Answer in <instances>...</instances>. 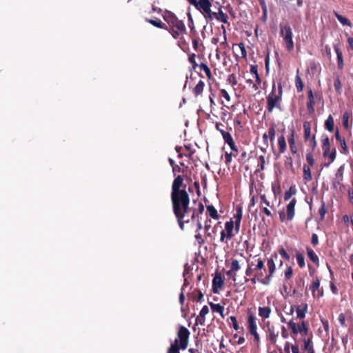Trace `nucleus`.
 Returning a JSON list of instances; mask_svg holds the SVG:
<instances>
[{
    "label": "nucleus",
    "mask_w": 353,
    "mask_h": 353,
    "mask_svg": "<svg viewBox=\"0 0 353 353\" xmlns=\"http://www.w3.org/2000/svg\"><path fill=\"white\" fill-rule=\"evenodd\" d=\"M212 4L210 0H198L194 7L202 12L206 19L212 18Z\"/></svg>",
    "instance_id": "obj_4"
},
{
    "label": "nucleus",
    "mask_w": 353,
    "mask_h": 353,
    "mask_svg": "<svg viewBox=\"0 0 353 353\" xmlns=\"http://www.w3.org/2000/svg\"><path fill=\"white\" fill-rule=\"evenodd\" d=\"M260 199H261V201H260L261 205L264 204L266 206H270V202L266 199V196L265 194H261Z\"/></svg>",
    "instance_id": "obj_43"
},
{
    "label": "nucleus",
    "mask_w": 353,
    "mask_h": 353,
    "mask_svg": "<svg viewBox=\"0 0 353 353\" xmlns=\"http://www.w3.org/2000/svg\"><path fill=\"white\" fill-rule=\"evenodd\" d=\"M320 281L318 279L313 281L310 287L314 297H321L323 296V292L319 290Z\"/></svg>",
    "instance_id": "obj_13"
},
{
    "label": "nucleus",
    "mask_w": 353,
    "mask_h": 353,
    "mask_svg": "<svg viewBox=\"0 0 353 353\" xmlns=\"http://www.w3.org/2000/svg\"><path fill=\"white\" fill-rule=\"evenodd\" d=\"M349 114L345 112L343 115V124L345 128H348Z\"/></svg>",
    "instance_id": "obj_42"
},
{
    "label": "nucleus",
    "mask_w": 353,
    "mask_h": 353,
    "mask_svg": "<svg viewBox=\"0 0 353 353\" xmlns=\"http://www.w3.org/2000/svg\"><path fill=\"white\" fill-rule=\"evenodd\" d=\"M281 34L285 43L287 50L292 51L294 49V42L292 40V31L290 26L285 25L281 27Z\"/></svg>",
    "instance_id": "obj_5"
},
{
    "label": "nucleus",
    "mask_w": 353,
    "mask_h": 353,
    "mask_svg": "<svg viewBox=\"0 0 353 353\" xmlns=\"http://www.w3.org/2000/svg\"><path fill=\"white\" fill-rule=\"evenodd\" d=\"M230 319L231 320L232 323V325H233V327L235 330H238L239 327V325L236 322V319L234 316H230Z\"/></svg>",
    "instance_id": "obj_53"
},
{
    "label": "nucleus",
    "mask_w": 353,
    "mask_h": 353,
    "mask_svg": "<svg viewBox=\"0 0 353 353\" xmlns=\"http://www.w3.org/2000/svg\"><path fill=\"white\" fill-rule=\"evenodd\" d=\"M256 268L255 269H257V270H262L263 268H264V262L262 259H256Z\"/></svg>",
    "instance_id": "obj_46"
},
{
    "label": "nucleus",
    "mask_w": 353,
    "mask_h": 353,
    "mask_svg": "<svg viewBox=\"0 0 353 353\" xmlns=\"http://www.w3.org/2000/svg\"><path fill=\"white\" fill-rule=\"evenodd\" d=\"M307 312V304L304 303L302 305H299L296 308V316L298 319H303L305 317L306 312Z\"/></svg>",
    "instance_id": "obj_16"
},
{
    "label": "nucleus",
    "mask_w": 353,
    "mask_h": 353,
    "mask_svg": "<svg viewBox=\"0 0 353 353\" xmlns=\"http://www.w3.org/2000/svg\"><path fill=\"white\" fill-rule=\"evenodd\" d=\"M225 239H227V234L225 230H222L221 232L220 241L223 242Z\"/></svg>",
    "instance_id": "obj_60"
},
{
    "label": "nucleus",
    "mask_w": 353,
    "mask_h": 353,
    "mask_svg": "<svg viewBox=\"0 0 353 353\" xmlns=\"http://www.w3.org/2000/svg\"><path fill=\"white\" fill-rule=\"evenodd\" d=\"M347 43L349 45V48L353 50V38L349 37L347 38Z\"/></svg>",
    "instance_id": "obj_61"
},
{
    "label": "nucleus",
    "mask_w": 353,
    "mask_h": 353,
    "mask_svg": "<svg viewBox=\"0 0 353 353\" xmlns=\"http://www.w3.org/2000/svg\"><path fill=\"white\" fill-rule=\"evenodd\" d=\"M278 144L279 146L280 152L283 153L286 149L285 139L283 136H281L278 139Z\"/></svg>",
    "instance_id": "obj_30"
},
{
    "label": "nucleus",
    "mask_w": 353,
    "mask_h": 353,
    "mask_svg": "<svg viewBox=\"0 0 353 353\" xmlns=\"http://www.w3.org/2000/svg\"><path fill=\"white\" fill-rule=\"evenodd\" d=\"M312 243L314 245H317L319 243L318 236H317V235L316 234H313L312 235Z\"/></svg>",
    "instance_id": "obj_58"
},
{
    "label": "nucleus",
    "mask_w": 353,
    "mask_h": 353,
    "mask_svg": "<svg viewBox=\"0 0 353 353\" xmlns=\"http://www.w3.org/2000/svg\"><path fill=\"white\" fill-rule=\"evenodd\" d=\"M303 341L304 343V350H307V352H310V350H314L313 346L312 345V336L306 338H303Z\"/></svg>",
    "instance_id": "obj_25"
},
{
    "label": "nucleus",
    "mask_w": 353,
    "mask_h": 353,
    "mask_svg": "<svg viewBox=\"0 0 353 353\" xmlns=\"http://www.w3.org/2000/svg\"><path fill=\"white\" fill-rule=\"evenodd\" d=\"M303 173H304V179L306 181H309L312 180V174H311L310 168L307 165H303Z\"/></svg>",
    "instance_id": "obj_32"
},
{
    "label": "nucleus",
    "mask_w": 353,
    "mask_h": 353,
    "mask_svg": "<svg viewBox=\"0 0 353 353\" xmlns=\"http://www.w3.org/2000/svg\"><path fill=\"white\" fill-rule=\"evenodd\" d=\"M268 137L270 138V141L272 142L274 139L275 137V129L273 126L270 127L268 132Z\"/></svg>",
    "instance_id": "obj_38"
},
{
    "label": "nucleus",
    "mask_w": 353,
    "mask_h": 353,
    "mask_svg": "<svg viewBox=\"0 0 353 353\" xmlns=\"http://www.w3.org/2000/svg\"><path fill=\"white\" fill-rule=\"evenodd\" d=\"M209 313V308L207 305H204L199 313V315L201 316L205 317V316Z\"/></svg>",
    "instance_id": "obj_44"
},
{
    "label": "nucleus",
    "mask_w": 353,
    "mask_h": 353,
    "mask_svg": "<svg viewBox=\"0 0 353 353\" xmlns=\"http://www.w3.org/2000/svg\"><path fill=\"white\" fill-rule=\"evenodd\" d=\"M210 306L213 312L219 313L221 318L224 319V307L218 303H210Z\"/></svg>",
    "instance_id": "obj_18"
},
{
    "label": "nucleus",
    "mask_w": 353,
    "mask_h": 353,
    "mask_svg": "<svg viewBox=\"0 0 353 353\" xmlns=\"http://www.w3.org/2000/svg\"><path fill=\"white\" fill-rule=\"evenodd\" d=\"M190 332L189 330L181 326L178 332L177 338L175 339L174 343L179 345L181 350H185L188 345Z\"/></svg>",
    "instance_id": "obj_3"
},
{
    "label": "nucleus",
    "mask_w": 353,
    "mask_h": 353,
    "mask_svg": "<svg viewBox=\"0 0 353 353\" xmlns=\"http://www.w3.org/2000/svg\"><path fill=\"white\" fill-rule=\"evenodd\" d=\"M207 212L209 216L213 219H217L219 215L216 210L212 205H208L207 207Z\"/></svg>",
    "instance_id": "obj_31"
},
{
    "label": "nucleus",
    "mask_w": 353,
    "mask_h": 353,
    "mask_svg": "<svg viewBox=\"0 0 353 353\" xmlns=\"http://www.w3.org/2000/svg\"><path fill=\"white\" fill-rule=\"evenodd\" d=\"M307 254L310 259L316 264L319 263V257L315 252L310 248H307Z\"/></svg>",
    "instance_id": "obj_26"
},
{
    "label": "nucleus",
    "mask_w": 353,
    "mask_h": 353,
    "mask_svg": "<svg viewBox=\"0 0 353 353\" xmlns=\"http://www.w3.org/2000/svg\"><path fill=\"white\" fill-rule=\"evenodd\" d=\"M296 261H297V263H298L299 265L301 268L305 267L304 257H303V256L301 254H296Z\"/></svg>",
    "instance_id": "obj_37"
},
{
    "label": "nucleus",
    "mask_w": 353,
    "mask_h": 353,
    "mask_svg": "<svg viewBox=\"0 0 353 353\" xmlns=\"http://www.w3.org/2000/svg\"><path fill=\"white\" fill-rule=\"evenodd\" d=\"M180 347L175 343L172 344L168 350V353H179Z\"/></svg>",
    "instance_id": "obj_33"
},
{
    "label": "nucleus",
    "mask_w": 353,
    "mask_h": 353,
    "mask_svg": "<svg viewBox=\"0 0 353 353\" xmlns=\"http://www.w3.org/2000/svg\"><path fill=\"white\" fill-rule=\"evenodd\" d=\"M271 309L269 307H259V315L263 319H268L270 317Z\"/></svg>",
    "instance_id": "obj_20"
},
{
    "label": "nucleus",
    "mask_w": 353,
    "mask_h": 353,
    "mask_svg": "<svg viewBox=\"0 0 353 353\" xmlns=\"http://www.w3.org/2000/svg\"><path fill=\"white\" fill-rule=\"evenodd\" d=\"M303 127H304L305 139V140H307L310 137V132H311L310 127L307 123H304Z\"/></svg>",
    "instance_id": "obj_36"
},
{
    "label": "nucleus",
    "mask_w": 353,
    "mask_h": 353,
    "mask_svg": "<svg viewBox=\"0 0 353 353\" xmlns=\"http://www.w3.org/2000/svg\"><path fill=\"white\" fill-rule=\"evenodd\" d=\"M308 98H309V101L307 104V109L310 112H314V100L313 93L311 90H309Z\"/></svg>",
    "instance_id": "obj_23"
},
{
    "label": "nucleus",
    "mask_w": 353,
    "mask_h": 353,
    "mask_svg": "<svg viewBox=\"0 0 353 353\" xmlns=\"http://www.w3.org/2000/svg\"><path fill=\"white\" fill-rule=\"evenodd\" d=\"M268 137L266 133L263 134V146L261 148V150L265 152L268 147Z\"/></svg>",
    "instance_id": "obj_39"
},
{
    "label": "nucleus",
    "mask_w": 353,
    "mask_h": 353,
    "mask_svg": "<svg viewBox=\"0 0 353 353\" xmlns=\"http://www.w3.org/2000/svg\"><path fill=\"white\" fill-rule=\"evenodd\" d=\"M252 70V72H253L254 73V74H255V77H256V79L257 83H254V84L253 85V88H254V90H256L258 89V85H259L260 84V83H261V80H260V79H259V75H258V74H257L256 70H254V68H252V70Z\"/></svg>",
    "instance_id": "obj_40"
},
{
    "label": "nucleus",
    "mask_w": 353,
    "mask_h": 353,
    "mask_svg": "<svg viewBox=\"0 0 353 353\" xmlns=\"http://www.w3.org/2000/svg\"><path fill=\"white\" fill-rule=\"evenodd\" d=\"M171 199L174 214L177 218L180 228L183 230L184 223H188L195 215L194 210L189 206V194L186 190L172 192Z\"/></svg>",
    "instance_id": "obj_1"
},
{
    "label": "nucleus",
    "mask_w": 353,
    "mask_h": 353,
    "mask_svg": "<svg viewBox=\"0 0 353 353\" xmlns=\"http://www.w3.org/2000/svg\"><path fill=\"white\" fill-rule=\"evenodd\" d=\"M224 281L222 279L221 275L216 274L212 281V288H213V292L214 293H218L219 290L221 289L223 286Z\"/></svg>",
    "instance_id": "obj_10"
},
{
    "label": "nucleus",
    "mask_w": 353,
    "mask_h": 353,
    "mask_svg": "<svg viewBox=\"0 0 353 353\" xmlns=\"http://www.w3.org/2000/svg\"><path fill=\"white\" fill-rule=\"evenodd\" d=\"M221 132L225 142L228 144V145L232 150L236 151L234 143L230 134L223 130H221Z\"/></svg>",
    "instance_id": "obj_14"
},
{
    "label": "nucleus",
    "mask_w": 353,
    "mask_h": 353,
    "mask_svg": "<svg viewBox=\"0 0 353 353\" xmlns=\"http://www.w3.org/2000/svg\"><path fill=\"white\" fill-rule=\"evenodd\" d=\"M241 268L240 264L237 260H233L231 263V270L233 272H236Z\"/></svg>",
    "instance_id": "obj_34"
},
{
    "label": "nucleus",
    "mask_w": 353,
    "mask_h": 353,
    "mask_svg": "<svg viewBox=\"0 0 353 353\" xmlns=\"http://www.w3.org/2000/svg\"><path fill=\"white\" fill-rule=\"evenodd\" d=\"M242 214H243V213H242L241 208H238L236 209V213L234 215L236 233L239 232V228H240L241 220V218H242Z\"/></svg>",
    "instance_id": "obj_19"
},
{
    "label": "nucleus",
    "mask_w": 353,
    "mask_h": 353,
    "mask_svg": "<svg viewBox=\"0 0 353 353\" xmlns=\"http://www.w3.org/2000/svg\"><path fill=\"white\" fill-rule=\"evenodd\" d=\"M285 276L287 279L291 278L292 276V270L291 267H288L286 271L285 272Z\"/></svg>",
    "instance_id": "obj_55"
},
{
    "label": "nucleus",
    "mask_w": 353,
    "mask_h": 353,
    "mask_svg": "<svg viewBox=\"0 0 353 353\" xmlns=\"http://www.w3.org/2000/svg\"><path fill=\"white\" fill-rule=\"evenodd\" d=\"M306 159L310 165H313L314 163V158L312 154L308 153L306 154Z\"/></svg>",
    "instance_id": "obj_50"
},
{
    "label": "nucleus",
    "mask_w": 353,
    "mask_h": 353,
    "mask_svg": "<svg viewBox=\"0 0 353 353\" xmlns=\"http://www.w3.org/2000/svg\"><path fill=\"white\" fill-rule=\"evenodd\" d=\"M339 321L342 325H345V317L343 314H340L339 316Z\"/></svg>",
    "instance_id": "obj_57"
},
{
    "label": "nucleus",
    "mask_w": 353,
    "mask_h": 353,
    "mask_svg": "<svg viewBox=\"0 0 353 353\" xmlns=\"http://www.w3.org/2000/svg\"><path fill=\"white\" fill-rule=\"evenodd\" d=\"M296 203V199H292L286 207L287 216L286 219L288 221H291L293 219L295 214V205ZM279 217L281 221H284L285 219V215L284 212H280Z\"/></svg>",
    "instance_id": "obj_7"
},
{
    "label": "nucleus",
    "mask_w": 353,
    "mask_h": 353,
    "mask_svg": "<svg viewBox=\"0 0 353 353\" xmlns=\"http://www.w3.org/2000/svg\"><path fill=\"white\" fill-rule=\"evenodd\" d=\"M183 178L179 175L174 180L172 185V192H177L181 190H185V189H181V188L183 185Z\"/></svg>",
    "instance_id": "obj_11"
},
{
    "label": "nucleus",
    "mask_w": 353,
    "mask_h": 353,
    "mask_svg": "<svg viewBox=\"0 0 353 353\" xmlns=\"http://www.w3.org/2000/svg\"><path fill=\"white\" fill-rule=\"evenodd\" d=\"M212 15L215 16L216 19L221 21L222 23H228V16L221 10H219L217 13L212 12Z\"/></svg>",
    "instance_id": "obj_22"
},
{
    "label": "nucleus",
    "mask_w": 353,
    "mask_h": 353,
    "mask_svg": "<svg viewBox=\"0 0 353 353\" xmlns=\"http://www.w3.org/2000/svg\"><path fill=\"white\" fill-rule=\"evenodd\" d=\"M186 286V283H185L181 288V292L179 295V302L181 305H183V302H184V300H185V296H184V293H183V290H184V288Z\"/></svg>",
    "instance_id": "obj_47"
},
{
    "label": "nucleus",
    "mask_w": 353,
    "mask_h": 353,
    "mask_svg": "<svg viewBox=\"0 0 353 353\" xmlns=\"http://www.w3.org/2000/svg\"><path fill=\"white\" fill-rule=\"evenodd\" d=\"M225 161L229 163L232 161V154L228 152L225 153Z\"/></svg>",
    "instance_id": "obj_63"
},
{
    "label": "nucleus",
    "mask_w": 353,
    "mask_h": 353,
    "mask_svg": "<svg viewBox=\"0 0 353 353\" xmlns=\"http://www.w3.org/2000/svg\"><path fill=\"white\" fill-rule=\"evenodd\" d=\"M149 23L157 28H162V23L160 21L149 20Z\"/></svg>",
    "instance_id": "obj_54"
},
{
    "label": "nucleus",
    "mask_w": 353,
    "mask_h": 353,
    "mask_svg": "<svg viewBox=\"0 0 353 353\" xmlns=\"http://www.w3.org/2000/svg\"><path fill=\"white\" fill-rule=\"evenodd\" d=\"M278 256L274 254L271 256L270 259L268 261V267L269 270L270 276H272L275 271V261L277 260Z\"/></svg>",
    "instance_id": "obj_15"
},
{
    "label": "nucleus",
    "mask_w": 353,
    "mask_h": 353,
    "mask_svg": "<svg viewBox=\"0 0 353 353\" xmlns=\"http://www.w3.org/2000/svg\"><path fill=\"white\" fill-rule=\"evenodd\" d=\"M279 254L282 256V257H283L284 259H287V260H289L290 259V256L287 254V252H285V250L283 249V248H281L280 250H279Z\"/></svg>",
    "instance_id": "obj_56"
},
{
    "label": "nucleus",
    "mask_w": 353,
    "mask_h": 353,
    "mask_svg": "<svg viewBox=\"0 0 353 353\" xmlns=\"http://www.w3.org/2000/svg\"><path fill=\"white\" fill-rule=\"evenodd\" d=\"M270 278H271V276H270V274H269L265 279L260 280L259 281L262 284L267 285H269L270 283Z\"/></svg>",
    "instance_id": "obj_59"
},
{
    "label": "nucleus",
    "mask_w": 353,
    "mask_h": 353,
    "mask_svg": "<svg viewBox=\"0 0 353 353\" xmlns=\"http://www.w3.org/2000/svg\"><path fill=\"white\" fill-rule=\"evenodd\" d=\"M288 325L294 334H301L303 338L308 335L309 328L305 321H302L301 324L297 325L293 321H290Z\"/></svg>",
    "instance_id": "obj_6"
},
{
    "label": "nucleus",
    "mask_w": 353,
    "mask_h": 353,
    "mask_svg": "<svg viewBox=\"0 0 353 353\" xmlns=\"http://www.w3.org/2000/svg\"><path fill=\"white\" fill-rule=\"evenodd\" d=\"M295 193V191L292 192V190L290 189L289 190L286 191L284 194V199L285 200H289L293 194Z\"/></svg>",
    "instance_id": "obj_51"
},
{
    "label": "nucleus",
    "mask_w": 353,
    "mask_h": 353,
    "mask_svg": "<svg viewBox=\"0 0 353 353\" xmlns=\"http://www.w3.org/2000/svg\"><path fill=\"white\" fill-rule=\"evenodd\" d=\"M334 88H335V90H336V91L337 92H341L342 85H341V81L339 80V79H336L334 81Z\"/></svg>",
    "instance_id": "obj_41"
},
{
    "label": "nucleus",
    "mask_w": 353,
    "mask_h": 353,
    "mask_svg": "<svg viewBox=\"0 0 353 353\" xmlns=\"http://www.w3.org/2000/svg\"><path fill=\"white\" fill-rule=\"evenodd\" d=\"M172 26L176 28L180 32H184L185 30V26L183 22L178 19L175 16H172L169 21Z\"/></svg>",
    "instance_id": "obj_12"
},
{
    "label": "nucleus",
    "mask_w": 353,
    "mask_h": 353,
    "mask_svg": "<svg viewBox=\"0 0 353 353\" xmlns=\"http://www.w3.org/2000/svg\"><path fill=\"white\" fill-rule=\"evenodd\" d=\"M296 73H297V74H296V79H295V85H296L297 91L299 92H301L303 89V81H302L301 77L298 74L299 70H297Z\"/></svg>",
    "instance_id": "obj_28"
},
{
    "label": "nucleus",
    "mask_w": 353,
    "mask_h": 353,
    "mask_svg": "<svg viewBox=\"0 0 353 353\" xmlns=\"http://www.w3.org/2000/svg\"><path fill=\"white\" fill-rule=\"evenodd\" d=\"M225 231L227 234V240L230 239L234 236V223L232 221H227L225 223Z\"/></svg>",
    "instance_id": "obj_17"
},
{
    "label": "nucleus",
    "mask_w": 353,
    "mask_h": 353,
    "mask_svg": "<svg viewBox=\"0 0 353 353\" xmlns=\"http://www.w3.org/2000/svg\"><path fill=\"white\" fill-rule=\"evenodd\" d=\"M290 344L289 342H286L284 345V351L285 353H290Z\"/></svg>",
    "instance_id": "obj_64"
},
{
    "label": "nucleus",
    "mask_w": 353,
    "mask_h": 353,
    "mask_svg": "<svg viewBox=\"0 0 353 353\" xmlns=\"http://www.w3.org/2000/svg\"><path fill=\"white\" fill-rule=\"evenodd\" d=\"M200 68H201V70H203L206 74V75L209 78L211 77V71H210V68H208V66L206 64L201 63L200 65Z\"/></svg>",
    "instance_id": "obj_35"
},
{
    "label": "nucleus",
    "mask_w": 353,
    "mask_h": 353,
    "mask_svg": "<svg viewBox=\"0 0 353 353\" xmlns=\"http://www.w3.org/2000/svg\"><path fill=\"white\" fill-rule=\"evenodd\" d=\"M278 88L279 90L276 92L275 84H274L272 92L267 98L268 108L270 112H272L275 108L279 107V103L282 97L281 85H279Z\"/></svg>",
    "instance_id": "obj_2"
},
{
    "label": "nucleus",
    "mask_w": 353,
    "mask_h": 353,
    "mask_svg": "<svg viewBox=\"0 0 353 353\" xmlns=\"http://www.w3.org/2000/svg\"><path fill=\"white\" fill-rule=\"evenodd\" d=\"M204 85H205V83L203 81L200 80L198 82V83L196 85V86L194 87V88L193 90V92L195 94V96H198L203 92Z\"/></svg>",
    "instance_id": "obj_24"
},
{
    "label": "nucleus",
    "mask_w": 353,
    "mask_h": 353,
    "mask_svg": "<svg viewBox=\"0 0 353 353\" xmlns=\"http://www.w3.org/2000/svg\"><path fill=\"white\" fill-rule=\"evenodd\" d=\"M205 323V317L201 316V315H199L196 318V323L197 325H203Z\"/></svg>",
    "instance_id": "obj_49"
},
{
    "label": "nucleus",
    "mask_w": 353,
    "mask_h": 353,
    "mask_svg": "<svg viewBox=\"0 0 353 353\" xmlns=\"http://www.w3.org/2000/svg\"><path fill=\"white\" fill-rule=\"evenodd\" d=\"M326 129L332 132L334 130V121L331 115H330L325 122Z\"/></svg>",
    "instance_id": "obj_29"
},
{
    "label": "nucleus",
    "mask_w": 353,
    "mask_h": 353,
    "mask_svg": "<svg viewBox=\"0 0 353 353\" xmlns=\"http://www.w3.org/2000/svg\"><path fill=\"white\" fill-rule=\"evenodd\" d=\"M334 14L336 17L337 18L338 21L343 25V26H351L350 21L345 17L339 14L337 12H334Z\"/></svg>",
    "instance_id": "obj_27"
},
{
    "label": "nucleus",
    "mask_w": 353,
    "mask_h": 353,
    "mask_svg": "<svg viewBox=\"0 0 353 353\" xmlns=\"http://www.w3.org/2000/svg\"><path fill=\"white\" fill-rule=\"evenodd\" d=\"M227 275H228L234 281L236 280V274L235 272L232 271L230 269L227 272Z\"/></svg>",
    "instance_id": "obj_52"
},
{
    "label": "nucleus",
    "mask_w": 353,
    "mask_h": 353,
    "mask_svg": "<svg viewBox=\"0 0 353 353\" xmlns=\"http://www.w3.org/2000/svg\"><path fill=\"white\" fill-rule=\"evenodd\" d=\"M292 353H299V349L298 345H293L291 346Z\"/></svg>",
    "instance_id": "obj_62"
},
{
    "label": "nucleus",
    "mask_w": 353,
    "mask_h": 353,
    "mask_svg": "<svg viewBox=\"0 0 353 353\" xmlns=\"http://www.w3.org/2000/svg\"><path fill=\"white\" fill-rule=\"evenodd\" d=\"M269 332H270V339L271 340V341L272 342H275L276 340V338L278 336V333H275L274 330H269Z\"/></svg>",
    "instance_id": "obj_45"
},
{
    "label": "nucleus",
    "mask_w": 353,
    "mask_h": 353,
    "mask_svg": "<svg viewBox=\"0 0 353 353\" xmlns=\"http://www.w3.org/2000/svg\"><path fill=\"white\" fill-rule=\"evenodd\" d=\"M330 140L327 137H326L323 140V155L325 157L328 156L331 161H333L336 157V151L334 150L332 152H330Z\"/></svg>",
    "instance_id": "obj_9"
},
{
    "label": "nucleus",
    "mask_w": 353,
    "mask_h": 353,
    "mask_svg": "<svg viewBox=\"0 0 353 353\" xmlns=\"http://www.w3.org/2000/svg\"><path fill=\"white\" fill-rule=\"evenodd\" d=\"M221 96L227 101H230V97L228 94V92L224 90V89H222L221 90Z\"/></svg>",
    "instance_id": "obj_48"
},
{
    "label": "nucleus",
    "mask_w": 353,
    "mask_h": 353,
    "mask_svg": "<svg viewBox=\"0 0 353 353\" xmlns=\"http://www.w3.org/2000/svg\"><path fill=\"white\" fill-rule=\"evenodd\" d=\"M334 51L337 56V61H338V67L339 68L341 69L343 67V55L341 50L339 49V46H334Z\"/></svg>",
    "instance_id": "obj_21"
},
{
    "label": "nucleus",
    "mask_w": 353,
    "mask_h": 353,
    "mask_svg": "<svg viewBox=\"0 0 353 353\" xmlns=\"http://www.w3.org/2000/svg\"><path fill=\"white\" fill-rule=\"evenodd\" d=\"M248 328L250 333L254 336V340L259 343L260 341V337L259 334L257 333V324L256 317L250 314L248 319Z\"/></svg>",
    "instance_id": "obj_8"
}]
</instances>
